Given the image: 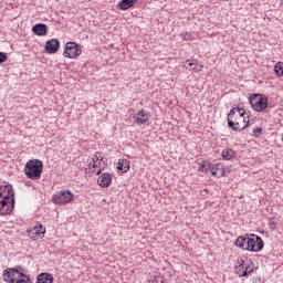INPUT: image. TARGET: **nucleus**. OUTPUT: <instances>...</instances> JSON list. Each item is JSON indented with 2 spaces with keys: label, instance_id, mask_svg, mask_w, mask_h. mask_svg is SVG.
<instances>
[{
  "label": "nucleus",
  "instance_id": "nucleus-1",
  "mask_svg": "<svg viewBox=\"0 0 283 283\" xmlns=\"http://www.w3.org/2000/svg\"><path fill=\"white\" fill-rule=\"evenodd\" d=\"M250 123L249 114H247L244 108L234 107L228 114V127L232 129V132H244Z\"/></svg>",
  "mask_w": 283,
  "mask_h": 283
},
{
  "label": "nucleus",
  "instance_id": "nucleus-2",
  "mask_svg": "<svg viewBox=\"0 0 283 283\" xmlns=\"http://www.w3.org/2000/svg\"><path fill=\"white\" fill-rule=\"evenodd\" d=\"M14 209V190L12 186H0V214L8 216Z\"/></svg>",
  "mask_w": 283,
  "mask_h": 283
},
{
  "label": "nucleus",
  "instance_id": "nucleus-3",
  "mask_svg": "<svg viewBox=\"0 0 283 283\" xmlns=\"http://www.w3.org/2000/svg\"><path fill=\"white\" fill-rule=\"evenodd\" d=\"M2 279L7 283H32L30 276L14 268L3 270Z\"/></svg>",
  "mask_w": 283,
  "mask_h": 283
},
{
  "label": "nucleus",
  "instance_id": "nucleus-4",
  "mask_svg": "<svg viewBox=\"0 0 283 283\" xmlns=\"http://www.w3.org/2000/svg\"><path fill=\"white\" fill-rule=\"evenodd\" d=\"M24 174L31 180H41L43 174V161L40 159H31L24 166Z\"/></svg>",
  "mask_w": 283,
  "mask_h": 283
},
{
  "label": "nucleus",
  "instance_id": "nucleus-5",
  "mask_svg": "<svg viewBox=\"0 0 283 283\" xmlns=\"http://www.w3.org/2000/svg\"><path fill=\"white\" fill-rule=\"evenodd\" d=\"M249 103L254 112H264L269 107V99L260 94H254L249 97Z\"/></svg>",
  "mask_w": 283,
  "mask_h": 283
},
{
  "label": "nucleus",
  "instance_id": "nucleus-6",
  "mask_svg": "<svg viewBox=\"0 0 283 283\" xmlns=\"http://www.w3.org/2000/svg\"><path fill=\"white\" fill-rule=\"evenodd\" d=\"M262 249H264V241H262V238L255 234H250L245 251H250L251 253H260Z\"/></svg>",
  "mask_w": 283,
  "mask_h": 283
},
{
  "label": "nucleus",
  "instance_id": "nucleus-7",
  "mask_svg": "<svg viewBox=\"0 0 283 283\" xmlns=\"http://www.w3.org/2000/svg\"><path fill=\"white\" fill-rule=\"evenodd\" d=\"M83 52V49H81V45H78L75 42H67L65 44V49L63 52V56L65 59H78Z\"/></svg>",
  "mask_w": 283,
  "mask_h": 283
},
{
  "label": "nucleus",
  "instance_id": "nucleus-8",
  "mask_svg": "<svg viewBox=\"0 0 283 283\" xmlns=\"http://www.w3.org/2000/svg\"><path fill=\"white\" fill-rule=\"evenodd\" d=\"M72 198H74L72 191L63 190L53 196V202L54 205H67V202H70Z\"/></svg>",
  "mask_w": 283,
  "mask_h": 283
},
{
  "label": "nucleus",
  "instance_id": "nucleus-9",
  "mask_svg": "<svg viewBox=\"0 0 283 283\" xmlns=\"http://www.w3.org/2000/svg\"><path fill=\"white\" fill-rule=\"evenodd\" d=\"M28 235L31 238V240H39V238H43L45 235V227L38 223L33 227V229L28 230Z\"/></svg>",
  "mask_w": 283,
  "mask_h": 283
},
{
  "label": "nucleus",
  "instance_id": "nucleus-10",
  "mask_svg": "<svg viewBox=\"0 0 283 283\" xmlns=\"http://www.w3.org/2000/svg\"><path fill=\"white\" fill-rule=\"evenodd\" d=\"M247 256H241L240 259L237 260V264L234 266V271L239 277H247V272L244 270L247 269Z\"/></svg>",
  "mask_w": 283,
  "mask_h": 283
},
{
  "label": "nucleus",
  "instance_id": "nucleus-11",
  "mask_svg": "<svg viewBox=\"0 0 283 283\" xmlns=\"http://www.w3.org/2000/svg\"><path fill=\"white\" fill-rule=\"evenodd\" d=\"M60 48L61 42H59V39H51L45 43V51L48 52V54H56Z\"/></svg>",
  "mask_w": 283,
  "mask_h": 283
},
{
  "label": "nucleus",
  "instance_id": "nucleus-12",
  "mask_svg": "<svg viewBox=\"0 0 283 283\" xmlns=\"http://www.w3.org/2000/svg\"><path fill=\"white\" fill-rule=\"evenodd\" d=\"M97 185L102 187L103 189H106V187H109L112 185V174L104 172L97 179Z\"/></svg>",
  "mask_w": 283,
  "mask_h": 283
},
{
  "label": "nucleus",
  "instance_id": "nucleus-13",
  "mask_svg": "<svg viewBox=\"0 0 283 283\" xmlns=\"http://www.w3.org/2000/svg\"><path fill=\"white\" fill-rule=\"evenodd\" d=\"M32 32L36 36H45L48 34V24L39 23L32 27Z\"/></svg>",
  "mask_w": 283,
  "mask_h": 283
},
{
  "label": "nucleus",
  "instance_id": "nucleus-14",
  "mask_svg": "<svg viewBox=\"0 0 283 283\" xmlns=\"http://www.w3.org/2000/svg\"><path fill=\"white\" fill-rule=\"evenodd\" d=\"M135 123L137 125H145L149 120V115L144 109L138 111L136 116H134Z\"/></svg>",
  "mask_w": 283,
  "mask_h": 283
},
{
  "label": "nucleus",
  "instance_id": "nucleus-15",
  "mask_svg": "<svg viewBox=\"0 0 283 283\" xmlns=\"http://www.w3.org/2000/svg\"><path fill=\"white\" fill-rule=\"evenodd\" d=\"M210 174H212V176H216L217 178H223L224 168L221 164H214L210 168Z\"/></svg>",
  "mask_w": 283,
  "mask_h": 283
},
{
  "label": "nucleus",
  "instance_id": "nucleus-16",
  "mask_svg": "<svg viewBox=\"0 0 283 283\" xmlns=\"http://www.w3.org/2000/svg\"><path fill=\"white\" fill-rule=\"evenodd\" d=\"M54 282V276L50 273H41L36 277V283H53Z\"/></svg>",
  "mask_w": 283,
  "mask_h": 283
},
{
  "label": "nucleus",
  "instance_id": "nucleus-17",
  "mask_svg": "<svg viewBox=\"0 0 283 283\" xmlns=\"http://www.w3.org/2000/svg\"><path fill=\"white\" fill-rule=\"evenodd\" d=\"M251 235L245 234L244 237H238L235 240V247H239V249H243V251H247V243L249 242V238Z\"/></svg>",
  "mask_w": 283,
  "mask_h": 283
},
{
  "label": "nucleus",
  "instance_id": "nucleus-18",
  "mask_svg": "<svg viewBox=\"0 0 283 283\" xmlns=\"http://www.w3.org/2000/svg\"><path fill=\"white\" fill-rule=\"evenodd\" d=\"M138 0H122L118 3V8L119 10H129V8H134V6H136V2Z\"/></svg>",
  "mask_w": 283,
  "mask_h": 283
},
{
  "label": "nucleus",
  "instance_id": "nucleus-19",
  "mask_svg": "<svg viewBox=\"0 0 283 283\" xmlns=\"http://www.w3.org/2000/svg\"><path fill=\"white\" fill-rule=\"evenodd\" d=\"M129 167V161L127 159H119L117 164L118 171H122V174H127Z\"/></svg>",
  "mask_w": 283,
  "mask_h": 283
},
{
  "label": "nucleus",
  "instance_id": "nucleus-20",
  "mask_svg": "<svg viewBox=\"0 0 283 283\" xmlns=\"http://www.w3.org/2000/svg\"><path fill=\"white\" fill-rule=\"evenodd\" d=\"M221 156L223 160H231L235 156V151L232 148H226L222 150Z\"/></svg>",
  "mask_w": 283,
  "mask_h": 283
},
{
  "label": "nucleus",
  "instance_id": "nucleus-21",
  "mask_svg": "<svg viewBox=\"0 0 283 283\" xmlns=\"http://www.w3.org/2000/svg\"><path fill=\"white\" fill-rule=\"evenodd\" d=\"M274 72L275 74H277L279 76H283V62H277L274 65Z\"/></svg>",
  "mask_w": 283,
  "mask_h": 283
},
{
  "label": "nucleus",
  "instance_id": "nucleus-22",
  "mask_svg": "<svg viewBox=\"0 0 283 283\" xmlns=\"http://www.w3.org/2000/svg\"><path fill=\"white\" fill-rule=\"evenodd\" d=\"M244 272L247 273V277L253 273V263L250 261L249 263H245V270Z\"/></svg>",
  "mask_w": 283,
  "mask_h": 283
},
{
  "label": "nucleus",
  "instance_id": "nucleus-23",
  "mask_svg": "<svg viewBox=\"0 0 283 283\" xmlns=\"http://www.w3.org/2000/svg\"><path fill=\"white\" fill-rule=\"evenodd\" d=\"M187 63L191 67L190 71H192V72H200V70H202V66L198 67V66H196V64H193L189 61H187Z\"/></svg>",
  "mask_w": 283,
  "mask_h": 283
},
{
  "label": "nucleus",
  "instance_id": "nucleus-24",
  "mask_svg": "<svg viewBox=\"0 0 283 283\" xmlns=\"http://www.w3.org/2000/svg\"><path fill=\"white\" fill-rule=\"evenodd\" d=\"M262 132H263L262 127L255 128V129L253 130V137H254V138H260V136H262Z\"/></svg>",
  "mask_w": 283,
  "mask_h": 283
},
{
  "label": "nucleus",
  "instance_id": "nucleus-25",
  "mask_svg": "<svg viewBox=\"0 0 283 283\" xmlns=\"http://www.w3.org/2000/svg\"><path fill=\"white\" fill-rule=\"evenodd\" d=\"M8 61V54L0 52V63H6Z\"/></svg>",
  "mask_w": 283,
  "mask_h": 283
},
{
  "label": "nucleus",
  "instance_id": "nucleus-26",
  "mask_svg": "<svg viewBox=\"0 0 283 283\" xmlns=\"http://www.w3.org/2000/svg\"><path fill=\"white\" fill-rule=\"evenodd\" d=\"M92 160L93 163H98V160H103V156L94 155Z\"/></svg>",
  "mask_w": 283,
  "mask_h": 283
},
{
  "label": "nucleus",
  "instance_id": "nucleus-27",
  "mask_svg": "<svg viewBox=\"0 0 283 283\" xmlns=\"http://www.w3.org/2000/svg\"><path fill=\"white\" fill-rule=\"evenodd\" d=\"M269 227H270V229L272 230V231H275V229H276V223L274 222V221H270L269 222Z\"/></svg>",
  "mask_w": 283,
  "mask_h": 283
},
{
  "label": "nucleus",
  "instance_id": "nucleus-28",
  "mask_svg": "<svg viewBox=\"0 0 283 283\" xmlns=\"http://www.w3.org/2000/svg\"><path fill=\"white\" fill-rule=\"evenodd\" d=\"M151 282L153 283H163V279L160 276H155Z\"/></svg>",
  "mask_w": 283,
  "mask_h": 283
},
{
  "label": "nucleus",
  "instance_id": "nucleus-29",
  "mask_svg": "<svg viewBox=\"0 0 283 283\" xmlns=\"http://www.w3.org/2000/svg\"><path fill=\"white\" fill-rule=\"evenodd\" d=\"M14 269H18V271H19L20 273H23V271H25L21 265H18V266L14 268Z\"/></svg>",
  "mask_w": 283,
  "mask_h": 283
},
{
  "label": "nucleus",
  "instance_id": "nucleus-30",
  "mask_svg": "<svg viewBox=\"0 0 283 283\" xmlns=\"http://www.w3.org/2000/svg\"><path fill=\"white\" fill-rule=\"evenodd\" d=\"M93 169L97 167L96 163H93L92 165Z\"/></svg>",
  "mask_w": 283,
  "mask_h": 283
},
{
  "label": "nucleus",
  "instance_id": "nucleus-31",
  "mask_svg": "<svg viewBox=\"0 0 283 283\" xmlns=\"http://www.w3.org/2000/svg\"><path fill=\"white\" fill-rule=\"evenodd\" d=\"M101 174H102V171H101V170H98V171L96 172V175H97V176H101Z\"/></svg>",
  "mask_w": 283,
  "mask_h": 283
}]
</instances>
